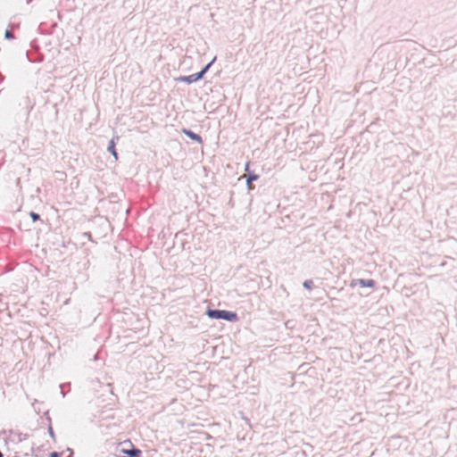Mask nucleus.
<instances>
[{"instance_id": "obj_10", "label": "nucleus", "mask_w": 457, "mask_h": 457, "mask_svg": "<svg viewBox=\"0 0 457 457\" xmlns=\"http://www.w3.org/2000/svg\"><path fill=\"white\" fill-rule=\"evenodd\" d=\"M216 60V57H214L209 63H207L201 71L202 72H204V74L209 71V69L211 68V66L212 65V63L215 62Z\"/></svg>"}, {"instance_id": "obj_6", "label": "nucleus", "mask_w": 457, "mask_h": 457, "mask_svg": "<svg viewBox=\"0 0 457 457\" xmlns=\"http://www.w3.org/2000/svg\"><path fill=\"white\" fill-rule=\"evenodd\" d=\"M179 81H183V82H187L188 84H191L193 82H196V79L195 78V74H191V75H188V76H180L179 78L177 79Z\"/></svg>"}, {"instance_id": "obj_13", "label": "nucleus", "mask_w": 457, "mask_h": 457, "mask_svg": "<svg viewBox=\"0 0 457 457\" xmlns=\"http://www.w3.org/2000/svg\"><path fill=\"white\" fill-rule=\"evenodd\" d=\"M69 387L70 386V384H62L60 386V388H61V394L62 395V396L64 397L66 393H65V387Z\"/></svg>"}, {"instance_id": "obj_19", "label": "nucleus", "mask_w": 457, "mask_h": 457, "mask_svg": "<svg viewBox=\"0 0 457 457\" xmlns=\"http://www.w3.org/2000/svg\"><path fill=\"white\" fill-rule=\"evenodd\" d=\"M0 457H4V454L1 451H0Z\"/></svg>"}, {"instance_id": "obj_11", "label": "nucleus", "mask_w": 457, "mask_h": 457, "mask_svg": "<svg viewBox=\"0 0 457 457\" xmlns=\"http://www.w3.org/2000/svg\"><path fill=\"white\" fill-rule=\"evenodd\" d=\"M29 216L33 221H37L40 219V215L35 212H30Z\"/></svg>"}, {"instance_id": "obj_7", "label": "nucleus", "mask_w": 457, "mask_h": 457, "mask_svg": "<svg viewBox=\"0 0 457 457\" xmlns=\"http://www.w3.org/2000/svg\"><path fill=\"white\" fill-rule=\"evenodd\" d=\"M258 178L259 177L256 174H249L248 175L247 179H246V184H247V187H248L249 189L252 188V186H251L252 182L257 180Z\"/></svg>"}, {"instance_id": "obj_4", "label": "nucleus", "mask_w": 457, "mask_h": 457, "mask_svg": "<svg viewBox=\"0 0 457 457\" xmlns=\"http://www.w3.org/2000/svg\"><path fill=\"white\" fill-rule=\"evenodd\" d=\"M182 133L195 142H198V143L203 142L201 136L193 132L190 129H183Z\"/></svg>"}, {"instance_id": "obj_15", "label": "nucleus", "mask_w": 457, "mask_h": 457, "mask_svg": "<svg viewBox=\"0 0 457 457\" xmlns=\"http://www.w3.org/2000/svg\"><path fill=\"white\" fill-rule=\"evenodd\" d=\"M61 454L60 453L58 452H53L50 453L49 457H61Z\"/></svg>"}, {"instance_id": "obj_1", "label": "nucleus", "mask_w": 457, "mask_h": 457, "mask_svg": "<svg viewBox=\"0 0 457 457\" xmlns=\"http://www.w3.org/2000/svg\"><path fill=\"white\" fill-rule=\"evenodd\" d=\"M206 314L211 319L224 320L230 322H235L238 320L237 314L234 312L218 309H207Z\"/></svg>"}, {"instance_id": "obj_18", "label": "nucleus", "mask_w": 457, "mask_h": 457, "mask_svg": "<svg viewBox=\"0 0 457 457\" xmlns=\"http://www.w3.org/2000/svg\"><path fill=\"white\" fill-rule=\"evenodd\" d=\"M67 451H69L71 453H72V450L71 448H67Z\"/></svg>"}, {"instance_id": "obj_16", "label": "nucleus", "mask_w": 457, "mask_h": 457, "mask_svg": "<svg viewBox=\"0 0 457 457\" xmlns=\"http://www.w3.org/2000/svg\"><path fill=\"white\" fill-rule=\"evenodd\" d=\"M48 433H49V435H50V436H51L52 438H54V430H53V428H52V427H49V428H48Z\"/></svg>"}, {"instance_id": "obj_9", "label": "nucleus", "mask_w": 457, "mask_h": 457, "mask_svg": "<svg viewBox=\"0 0 457 457\" xmlns=\"http://www.w3.org/2000/svg\"><path fill=\"white\" fill-rule=\"evenodd\" d=\"M216 60V57H214L209 63H207L201 71L202 72H204V74L209 71V69L211 68V66L212 65V63L215 62Z\"/></svg>"}, {"instance_id": "obj_12", "label": "nucleus", "mask_w": 457, "mask_h": 457, "mask_svg": "<svg viewBox=\"0 0 457 457\" xmlns=\"http://www.w3.org/2000/svg\"><path fill=\"white\" fill-rule=\"evenodd\" d=\"M4 37H5L6 39H12V38L14 37V35H13V33H12V31H10V30H8V29H7V30L5 31V33H4Z\"/></svg>"}, {"instance_id": "obj_8", "label": "nucleus", "mask_w": 457, "mask_h": 457, "mask_svg": "<svg viewBox=\"0 0 457 457\" xmlns=\"http://www.w3.org/2000/svg\"><path fill=\"white\" fill-rule=\"evenodd\" d=\"M303 286L304 288H306L308 290H311L313 287V281L312 279H306L303 283Z\"/></svg>"}, {"instance_id": "obj_3", "label": "nucleus", "mask_w": 457, "mask_h": 457, "mask_svg": "<svg viewBox=\"0 0 457 457\" xmlns=\"http://www.w3.org/2000/svg\"><path fill=\"white\" fill-rule=\"evenodd\" d=\"M375 281L373 279H354L351 282V287H355L357 285L361 287H375Z\"/></svg>"}, {"instance_id": "obj_17", "label": "nucleus", "mask_w": 457, "mask_h": 457, "mask_svg": "<svg viewBox=\"0 0 457 457\" xmlns=\"http://www.w3.org/2000/svg\"><path fill=\"white\" fill-rule=\"evenodd\" d=\"M32 2V0H27L26 3L29 4Z\"/></svg>"}, {"instance_id": "obj_14", "label": "nucleus", "mask_w": 457, "mask_h": 457, "mask_svg": "<svg viewBox=\"0 0 457 457\" xmlns=\"http://www.w3.org/2000/svg\"><path fill=\"white\" fill-rule=\"evenodd\" d=\"M204 76V73L202 72V71H200L199 72L197 73H195V78L196 79V81L200 80L201 79H203Z\"/></svg>"}, {"instance_id": "obj_5", "label": "nucleus", "mask_w": 457, "mask_h": 457, "mask_svg": "<svg viewBox=\"0 0 457 457\" xmlns=\"http://www.w3.org/2000/svg\"><path fill=\"white\" fill-rule=\"evenodd\" d=\"M108 152L112 154V155L117 160L118 159V154L116 152V149H115V142H114V138H112L110 142H109V145H108V148H107Z\"/></svg>"}, {"instance_id": "obj_2", "label": "nucleus", "mask_w": 457, "mask_h": 457, "mask_svg": "<svg viewBox=\"0 0 457 457\" xmlns=\"http://www.w3.org/2000/svg\"><path fill=\"white\" fill-rule=\"evenodd\" d=\"M129 444L130 445V449L122 448L120 450V452L125 455V457H140L142 454L141 450L133 446L129 442Z\"/></svg>"}]
</instances>
